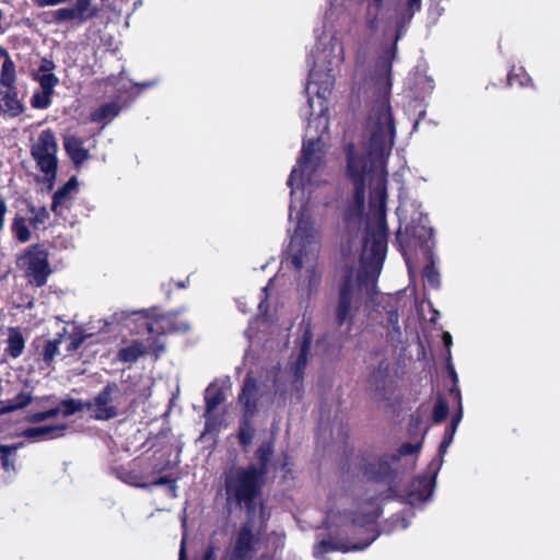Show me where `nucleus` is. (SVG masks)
Here are the masks:
<instances>
[{
	"label": "nucleus",
	"mask_w": 560,
	"mask_h": 560,
	"mask_svg": "<svg viewBox=\"0 0 560 560\" xmlns=\"http://www.w3.org/2000/svg\"><path fill=\"white\" fill-rule=\"evenodd\" d=\"M342 61L312 60L305 88L307 106L302 110V115L307 117L305 140L302 156L288 180L291 195L289 217L298 220L291 235L289 254L292 264L300 270L298 290L302 296L317 292L322 281V267L318 262L320 236L310 217V210L327 202L324 195L329 188L322 179L323 136L329 126L328 98L335 83L332 71Z\"/></svg>",
	"instance_id": "obj_1"
},
{
	"label": "nucleus",
	"mask_w": 560,
	"mask_h": 560,
	"mask_svg": "<svg viewBox=\"0 0 560 560\" xmlns=\"http://www.w3.org/2000/svg\"><path fill=\"white\" fill-rule=\"evenodd\" d=\"M388 75L378 82V96L373 102L365 127L366 141L361 147L350 145L347 176L354 186L353 202L343 215L345 236L352 241L365 226L362 264L372 280L380 275L387 252L386 159L392 152L395 122L390 112Z\"/></svg>",
	"instance_id": "obj_2"
},
{
	"label": "nucleus",
	"mask_w": 560,
	"mask_h": 560,
	"mask_svg": "<svg viewBox=\"0 0 560 560\" xmlns=\"http://www.w3.org/2000/svg\"><path fill=\"white\" fill-rule=\"evenodd\" d=\"M125 402L122 390L115 383H108L92 400L65 399L57 407L30 416V421L38 423L61 415L72 416L86 408L96 420H109L119 415Z\"/></svg>",
	"instance_id": "obj_3"
},
{
	"label": "nucleus",
	"mask_w": 560,
	"mask_h": 560,
	"mask_svg": "<svg viewBox=\"0 0 560 560\" xmlns=\"http://www.w3.org/2000/svg\"><path fill=\"white\" fill-rule=\"evenodd\" d=\"M364 20L372 32L389 34L396 32L400 37L401 20L410 21L421 8V0H365Z\"/></svg>",
	"instance_id": "obj_4"
},
{
	"label": "nucleus",
	"mask_w": 560,
	"mask_h": 560,
	"mask_svg": "<svg viewBox=\"0 0 560 560\" xmlns=\"http://www.w3.org/2000/svg\"><path fill=\"white\" fill-rule=\"evenodd\" d=\"M262 471L252 465L247 468H235L229 472L225 480L228 499L235 500L248 509V513L255 512L253 500L258 495L261 487Z\"/></svg>",
	"instance_id": "obj_5"
},
{
	"label": "nucleus",
	"mask_w": 560,
	"mask_h": 560,
	"mask_svg": "<svg viewBox=\"0 0 560 560\" xmlns=\"http://www.w3.org/2000/svg\"><path fill=\"white\" fill-rule=\"evenodd\" d=\"M360 307V280L348 275L340 288L336 320L339 327L346 326V332L352 331L355 314Z\"/></svg>",
	"instance_id": "obj_6"
},
{
	"label": "nucleus",
	"mask_w": 560,
	"mask_h": 560,
	"mask_svg": "<svg viewBox=\"0 0 560 560\" xmlns=\"http://www.w3.org/2000/svg\"><path fill=\"white\" fill-rule=\"evenodd\" d=\"M58 144L50 129L43 130L31 147V153L37 167L48 180L55 179L57 173Z\"/></svg>",
	"instance_id": "obj_7"
},
{
	"label": "nucleus",
	"mask_w": 560,
	"mask_h": 560,
	"mask_svg": "<svg viewBox=\"0 0 560 560\" xmlns=\"http://www.w3.org/2000/svg\"><path fill=\"white\" fill-rule=\"evenodd\" d=\"M18 265L25 270L28 281L36 287H43L51 273L48 252L40 245L30 247L18 258Z\"/></svg>",
	"instance_id": "obj_8"
},
{
	"label": "nucleus",
	"mask_w": 560,
	"mask_h": 560,
	"mask_svg": "<svg viewBox=\"0 0 560 560\" xmlns=\"http://www.w3.org/2000/svg\"><path fill=\"white\" fill-rule=\"evenodd\" d=\"M150 334L165 332H186L190 328V323L179 317L177 314H164L155 317H149L145 320Z\"/></svg>",
	"instance_id": "obj_9"
},
{
	"label": "nucleus",
	"mask_w": 560,
	"mask_h": 560,
	"mask_svg": "<svg viewBox=\"0 0 560 560\" xmlns=\"http://www.w3.org/2000/svg\"><path fill=\"white\" fill-rule=\"evenodd\" d=\"M375 536H372L363 544H352L350 541H345L335 537H329L328 539H320L313 549L314 557L318 560H329L328 553L334 551H358L366 548L373 540Z\"/></svg>",
	"instance_id": "obj_10"
},
{
	"label": "nucleus",
	"mask_w": 560,
	"mask_h": 560,
	"mask_svg": "<svg viewBox=\"0 0 560 560\" xmlns=\"http://www.w3.org/2000/svg\"><path fill=\"white\" fill-rule=\"evenodd\" d=\"M432 235V229L429 226V220L427 215L421 212L418 213L417 218L412 219L410 223L406 224L405 231L401 230L398 233V237L401 242H415L425 243Z\"/></svg>",
	"instance_id": "obj_11"
},
{
	"label": "nucleus",
	"mask_w": 560,
	"mask_h": 560,
	"mask_svg": "<svg viewBox=\"0 0 560 560\" xmlns=\"http://www.w3.org/2000/svg\"><path fill=\"white\" fill-rule=\"evenodd\" d=\"M149 349L154 353L155 357H159L160 353L164 351V346L156 341H148L144 343L142 341L136 340L119 350L118 359L119 361L126 363L136 362L139 358L144 355Z\"/></svg>",
	"instance_id": "obj_12"
},
{
	"label": "nucleus",
	"mask_w": 560,
	"mask_h": 560,
	"mask_svg": "<svg viewBox=\"0 0 560 560\" xmlns=\"http://www.w3.org/2000/svg\"><path fill=\"white\" fill-rule=\"evenodd\" d=\"M434 482L435 474L430 477H419L410 483L404 498L411 505L420 504L432 494Z\"/></svg>",
	"instance_id": "obj_13"
},
{
	"label": "nucleus",
	"mask_w": 560,
	"mask_h": 560,
	"mask_svg": "<svg viewBox=\"0 0 560 560\" xmlns=\"http://www.w3.org/2000/svg\"><path fill=\"white\" fill-rule=\"evenodd\" d=\"M255 542L254 526L248 521L240 530L235 546L231 553V560H246Z\"/></svg>",
	"instance_id": "obj_14"
},
{
	"label": "nucleus",
	"mask_w": 560,
	"mask_h": 560,
	"mask_svg": "<svg viewBox=\"0 0 560 560\" xmlns=\"http://www.w3.org/2000/svg\"><path fill=\"white\" fill-rule=\"evenodd\" d=\"M51 22L61 24L67 22H77L83 24L91 20L88 14L75 3L71 7L59 8L50 13Z\"/></svg>",
	"instance_id": "obj_15"
},
{
	"label": "nucleus",
	"mask_w": 560,
	"mask_h": 560,
	"mask_svg": "<svg viewBox=\"0 0 560 560\" xmlns=\"http://www.w3.org/2000/svg\"><path fill=\"white\" fill-rule=\"evenodd\" d=\"M77 186L78 183L75 178H71L54 194L51 210L56 214H61L62 210L68 207L77 192Z\"/></svg>",
	"instance_id": "obj_16"
},
{
	"label": "nucleus",
	"mask_w": 560,
	"mask_h": 560,
	"mask_svg": "<svg viewBox=\"0 0 560 560\" xmlns=\"http://www.w3.org/2000/svg\"><path fill=\"white\" fill-rule=\"evenodd\" d=\"M67 425H40L23 431L22 435L33 440H44L48 438H57L63 435Z\"/></svg>",
	"instance_id": "obj_17"
},
{
	"label": "nucleus",
	"mask_w": 560,
	"mask_h": 560,
	"mask_svg": "<svg viewBox=\"0 0 560 560\" xmlns=\"http://www.w3.org/2000/svg\"><path fill=\"white\" fill-rule=\"evenodd\" d=\"M63 144L74 164H82L89 159V151L83 147V142L79 138L68 136L65 138Z\"/></svg>",
	"instance_id": "obj_18"
},
{
	"label": "nucleus",
	"mask_w": 560,
	"mask_h": 560,
	"mask_svg": "<svg viewBox=\"0 0 560 560\" xmlns=\"http://www.w3.org/2000/svg\"><path fill=\"white\" fill-rule=\"evenodd\" d=\"M119 110L120 107L116 101L103 104L92 112L91 120L107 124L118 115Z\"/></svg>",
	"instance_id": "obj_19"
},
{
	"label": "nucleus",
	"mask_w": 560,
	"mask_h": 560,
	"mask_svg": "<svg viewBox=\"0 0 560 560\" xmlns=\"http://www.w3.org/2000/svg\"><path fill=\"white\" fill-rule=\"evenodd\" d=\"M255 396H256L255 382L253 380L248 378L245 382V384L243 386L242 394L240 396V400L244 405L245 413L247 416H252L257 408Z\"/></svg>",
	"instance_id": "obj_20"
},
{
	"label": "nucleus",
	"mask_w": 560,
	"mask_h": 560,
	"mask_svg": "<svg viewBox=\"0 0 560 560\" xmlns=\"http://www.w3.org/2000/svg\"><path fill=\"white\" fill-rule=\"evenodd\" d=\"M0 93L5 105V112L9 116L15 117L23 113L24 105L18 97L16 89L1 90Z\"/></svg>",
	"instance_id": "obj_21"
},
{
	"label": "nucleus",
	"mask_w": 560,
	"mask_h": 560,
	"mask_svg": "<svg viewBox=\"0 0 560 560\" xmlns=\"http://www.w3.org/2000/svg\"><path fill=\"white\" fill-rule=\"evenodd\" d=\"M25 347V339L19 328H10L8 332L7 352L12 358H19Z\"/></svg>",
	"instance_id": "obj_22"
},
{
	"label": "nucleus",
	"mask_w": 560,
	"mask_h": 560,
	"mask_svg": "<svg viewBox=\"0 0 560 560\" xmlns=\"http://www.w3.org/2000/svg\"><path fill=\"white\" fill-rule=\"evenodd\" d=\"M80 340L72 339L69 342L67 340L61 339H55L52 341H48L44 349V360L47 363H50L57 354H59V346L62 343H67V348L69 350H75L79 345Z\"/></svg>",
	"instance_id": "obj_23"
},
{
	"label": "nucleus",
	"mask_w": 560,
	"mask_h": 560,
	"mask_svg": "<svg viewBox=\"0 0 560 560\" xmlns=\"http://www.w3.org/2000/svg\"><path fill=\"white\" fill-rule=\"evenodd\" d=\"M15 79L16 77L14 62L9 57H7L1 69V90L15 89Z\"/></svg>",
	"instance_id": "obj_24"
},
{
	"label": "nucleus",
	"mask_w": 560,
	"mask_h": 560,
	"mask_svg": "<svg viewBox=\"0 0 560 560\" xmlns=\"http://www.w3.org/2000/svg\"><path fill=\"white\" fill-rule=\"evenodd\" d=\"M380 505L376 501H371L366 504L364 511L362 512V520L352 518L351 523H359L361 526L371 525L374 521L380 516Z\"/></svg>",
	"instance_id": "obj_25"
},
{
	"label": "nucleus",
	"mask_w": 560,
	"mask_h": 560,
	"mask_svg": "<svg viewBox=\"0 0 560 560\" xmlns=\"http://www.w3.org/2000/svg\"><path fill=\"white\" fill-rule=\"evenodd\" d=\"M12 232L14 236L22 243H25L31 238V231L27 224V220L19 214H16L13 219Z\"/></svg>",
	"instance_id": "obj_26"
},
{
	"label": "nucleus",
	"mask_w": 560,
	"mask_h": 560,
	"mask_svg": "<svg viewBox=\"0 0 560 560\" xmlns=\"http://www.w3.org/2000/svg\"><path fill=\"white\" fill-rule=\"evenodd\" d=\"M508 80L510 85L527 86L532 84L530 77L522 67L513 68L509 73Z\"/></svg>",
	"instance_id": "obj_27"
},
{
	"label": "nucleus",
	"mask_w": 560,
	"mask_h": 560,
	"mask_svg": "<svg viewBox=\"0 0 560 560\" xmlns=\"http://www.w3.org/2000/svg\"><path fill=\"white\" fill-rule=\"evenodd\" d=\"M35 80L39 82L40 90L52 94L59 79L54 73H37Z\"/></svg>",
	"instance_id": "obj_28"
},
{
	"label": "nucleus",
	"mask_w": 560,
	"mask_h": 560,
	"mask_svg": "<svg viewBox=\"0 0 560 560\" xmlns=\"http://www.w3.org/2000/svg\"><path fill=\"white\" fill-rule=\"evenodd\" d=\"M222 400V392L218 390L214 386H209L206 389L207 413H210L212 410H214Z\"/></svg>",
	"instance_id": "obj_29"
},
{
	"label": "nucleus",
	"mask_w": 560,
	"mask_h": 560,
	"mask_svg": "<svg viewBox=\"0 0 560 560\" xmlns=\"http://www.w3.org/2000/svg\"><path fill=\"white\" fill-rule=\"evenodd\" d=\"M387 330L388 336L394 338L395 336L400 334L399 327V315L396 310H390L387 312Z\"/></svg>",
	"instance_id": "obj_30"
},
{
	"label": "nucleus",
	"mask_w": 560,
	"mask_h": 560,
	"mask_svg": "<svg viewBox=\"0 0 560 560\" xmlns=\"http://www.w3.org/2000/svg\"><path fill=\"white\" fill-rule=\"evenodd\" d=\"M273 453L272 444L269 442H266L261 444L257 451V458L260 462L261 469L259 471H262L266 469V466Z\"/></svg>",
	"instance_id": "obj_31"
},
{
	"label": "nucleus",
	"mask_w": 560,
	"mask_h": 560,
	"mask_svg": "<svg viewBox=\"0 0 560 560\" xmlns=\"http://www.w3.org/2000/svg\"><path fill=\"white\" fill-rule=\"evenodd\" d=\"M19 448V444L13 445H0V454L2 457V464L5 470H10L14 468L13 463L10 462V456H12L16 450Z\"/></svg>",
	"instance_id": "obj_32"
},
{
	"label": "nucleus",
	"mask_w": 560,
	"mask_h": 560,
	"mask_svg": "<svg viewBox=\"0 0 560 560\" xmlns=\"http://www.w3.org/2000/svg\"><path fill=\"white\" fill-rule=\"evenodd\" d=\"M31 213H32L31 223L35 229H37L39 225L44 224L49 217V212L44 207H42V208L33 207V208H31Z\"/></svg>",
	"instance_id": "obj_33"
},
{
	"label": "nucleus",
	"mask_w": 560,
	"mask_h": 560,
	"mask_svg": "<svg viewBox=\"0 0 560 560\" xmlns=\"http://www.w3.org/2000/svg\"><path fill=\"white\" fill-rule=\"evenodd\" d=\"M52 94L44 92L42 90L35 92L32 96V106L34 108H46L50 104V97Z\"/></svg>",
	"instance_id": "obj_34"
},
{
	"label": "nucleus",
	"mask_w": 560,
	"mask_h": 560,
	"mask_svg": "<svg viewBox=\"0 0 560 560\" xmlns=\"http://www.w3.org/2000/svg\"><path fill=\"white\" fill-rule=\"evenodd\" d=\"M31 401V396L26 393L19 394L5 408L7 410H14L26 406Z\"/></svg>",
	"instance_id": "obj_35"
},
{
	"label": "nucleus",
	"mask_w": 560,
	"mask_h": 560,
	"mask_svg": "<svg viewBox=\"0 0 560 560\" xmlns=\"http://www.w3.org/2000/svg\"><path fill=\"white\" fill-rule=\"evenodd\" d=\"M448 412V406L445 401L440 400L434 407L433 419L435 422H442Z\"/></svg>",
	"instance_id": "obj_36"
},
{
	"label": "nucleus",
	"mask_w": 560,
	"mask_h": 560,
	"mask_svg": "<svg viewBox=\"0 0 560 560\" xmlns=\"http://www.w3.org/2000/svg\"><path fill=\"white\" fill-rule=\"evenodd\" d=\"M424 278L427 279L428 283L435 288L439 285V272L436 271L433 264H430L424 269Z\"/></svg>",
	"instance_id": "obj_37"
},
{
	"label": "nucleus",
	"mask_w": 560,
	"mask_h": 560,
	"mask_svg": "<svg viewBox=\"0 0 560 560\" xmlns=\"http://www.w3.org/2000/svg\"><path fill=\"white\" fill-rule=\"evenodd\" d=\"M311 345V337H304L303 346L301 348V353L299 355L298 362H296V369L300 370L306 364V354L310 349Z\"/></svg>",
	"instance_id": "obj_38"
},
{
	"label": "nucleus",
	"mask_w": 560,
	"mask_h": 560,
	"mask_svg": "<svg viewBox=\"0 0 560 560\" xmlns=\"http://www.w3.org/2000/svg\"><path fill=\"white\" fill-rule=\"evenodd\" d=\"M93 0H75V3L88 14L90 19L94 18L97 9L92 4Z\"/></svg>",
	"instance_id": "obj_39"
},
{
	"label": "nucleus",
	"mask_w": 560,
	"mask_h": 560,
	"mask_svg": "<svg viewBox=\"0 0 560 560\" xmlns=\"http://www.w3.org/2000/svg\"><path fill=\"white\" fill-rule=\"evenodd\" d=\"M253 429L248 425V424H245L241 428V431H240V441L241 443L244 445V446H247L250 444V441L253 439Z\"/></svg>",
	"instance_id": "obj_40"
},
{
	"label": "nucleus",
	"mask_w": 560,
	"mask_h": 560,
	"mask_svg": "<svg viewBox=\"0 0 560 560\" xmlns=\"http://www.w3.org/2000/svg\"><path fill=\"white\" fill-rule=\"evenodd\" d=\"M453 438H454V434H452V431L447 429L445 436L440 444L439 453L441 455H444L446 453V450L450 446V444L452 443Z\"/></svg>",
	"instance_id": "obj_41"
},
{
	"label": "nucleus",
	"mask_w": 560,
	"mask_h": 560,
	"mask_svg": "<svg viewBox=\"0 0 560 560\" xmlns=\"http://www.w3.org/2000/svg\"><path fill=\"white\" fill-rule=\"evenodd\" d=\"M165 483L170 485V490H171L172 497H176V488L177 487H176L175 481L170 480L166 477H161V478L156 479L152 485L153 486H162Z\"/></svg>",
	"instance_id": "obj_42"
},
{
	"label": "nucleus",
	"mask_w": 560,
	"mask_h": 560,
	"mask_svg": "<svg viewBox=\"0 0 560 560\" xmlns=\"http://www.w3.org/2000/svg\"><path fill=\"white\" fill-rule=\"evenodd\" d=\"M55 68V65L52 61L48 59H43L42 63L38 69V73H51V70Z\"/></svg>",
	"instance_id": "obj_43"
},
{
	"label": "nucleus",
	"mask_w": 560,
	"mask_h": 560,
	"mask_svg": "<svg viewBox=\"0 0 560 560\" xmlns=\"http://www.w3.org/2000/svg\"><path fill=\"white\" fill-rule=\"evenodd\" d=\"M462 417H463V411H462V406L459 405V411L456 416L453 417L451 425L448 428V430L452 431V434H455L457 427L462 420Z\"/></svg>",
	"instance_id": "obj_44"
},
{
	"label": "nucleus",
	"mask_w": 560,
	"mask_h": 560,
	"mask_svg": "<svg viewBox=\"0 0 560 560\" xmlns=\"http://www.w3.org/2000/svg\"><path fill=\"white\" fill-rule=\"evenodd\" d=\"M418 448H419V445H412V444L407 443L400 447V454H402V455L412 454V453L417 452Z\"/></svg>",
	"instance_id": "obj_45"
},
{
	"label": "nucleus",
	"mask_w": 560,
	"mask_h": 560,
	"mask_svg": "<svg viewBox=\"0 0 560 560\" xmlns=\"http://www.w3.org/2000/svg\"><path fill=\"white\" fill-rule=\"evenodd\" d=\"M7 210H8L7 203L4 202V200L0 199V231L4 226V217H5Z\"/></svg>",
	"instance_id": "obj_46"
},
{
	"label": "nucleus",
	"mask_w": 560,
	"mask_h": 560,
	"mask_svg": "<svg viewBox=\"0 0 560 560\" xmlns=\"http://www.w3.org/2000/svg\"><path fill=\"white\" fill-rule=\"evenodd\" d=\"M442 339H443L444 346L450 350V348L453 343L452 335L450 332L445 331V332H443ZM448 355H451L450 351H448Z\"/></svg>",
	"instance_id": "obj_47"
},
{
	"label": "nucleus",
	"mask_w": 560,
	"mask_h": 560,
	"mask_svg": "<svg viewBox=\"0 0 560 560\" xmlns=\"http://www.w3.org/2000/svg\"><path fill=\"white\" fill-rule=\"evenodd\" d=\"M203 560H217L213 547H209L208 548V550L206 551Z\"/></svg>",
	"instance_id": "obj_48"
},
{
	"label": "nucleus",
	"mask_w": 560,
	"mask_h": 560,
	"mask_svg": "<svg viewBox=\"0 0 560 560\" xmlns=\"http://www.w3.org/2000/svg\"><path fill=\"white\" fill-rule=\"evenodd\" d=\"M179 560H186L185 537L182 539L180 544Z\"/></svg>",
	"instance_id": "obj_49"
},
{
	"label": "nucleus",
	"mask_w": 560,
	"mask_h": 560,
	"mask_svg": "<svg viewBox=\"0 0 560 560\" xmlns=\"http://www.w3.org/2000/svg\"><path fill=\"white\" fill-rule=\"evenodd\" d=\"M342 253L345 255H350V253H351V245H349V247H346V246L342 245Z\"/></svg>",
	"instance_id": "obj_50"
},
{
	"label": "nucleus",
	"mask_w": 560,
	"mask_h": 560,
	"mask_svg": "<svg viewBox=\"0 0 560 560\" xmlns=\"http://www.w3.org/2000/svg\"><path fill=\"white\" fill-rule=\"evenodd\" d=\"M258 308H259L261 314H264L266 312V307H265V302L264 301H261L259 303Z\"/></svg>",
	"instance_id": "obj_51"
},
{
	"label": "nucleus",
	"mask_w": 560,
	"mask_h": 560,
	"mask_svg": "<svg viewBox=\"0 0 560 560\" xmlns=\"http://www.w3.org/2000/svg\"><path fill=\"white\" fill-rule=\"evenodd\" d=\"M408 525H409V522H408V521H406L405 518H401V521H400V527H401V528H407V527H408Z\"/></svg>",
	"instance_id": "obj_52"
},
{
	"label": "nucleus",
	"mask_w": 560,
	"mask_h": 560,
	"mask_svg": "<svg viewBox=\"0 0 560 560\" xmlns=\"http://www.w3.org/2000/svg\"><path fill=\"white\" fill-rule=\"evenodd\" d=\"M141 88H150L153 85V82H144V83H141L139 84Z\"/></svg>",
	"instance_id": "obj_53"
},
{
	"label": "nucleus",
	"mask_w": 560,
	"mask_h": 560,
	"mask_svg": "<svg viewBox=\"0 0 560 560\" xmlns=\"http://www.w3.org/2000/svg\"><path fill=\"white\" fill-rule=\"evenodd\" d=\"M33 304H34V303H33V301H30V302L27 303V307L32 308V307H33Z\"/></svg>",
	"instance_id": "obj_54"
},
{
	"label": "nucleus",
	"mask_w": 560,
	"mask_h": 560,
	"mask_svg": "<svg viewBox=\"0 0 560 560\" xmlns=\"http://www.w3.org/2000/svg\"><path fill=\"white\" fill-rule=\"evenodd\" d=\"M332 517H334V515H332V514H329V515H328V520H329V522H332Z\"/></svg>",
	"instance_id": "obj_55"
}]
</instances>
